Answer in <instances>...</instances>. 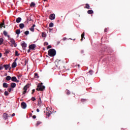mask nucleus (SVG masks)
<instances>
[{
  "mask_svg": "<svg viewBox=\"0 0 130 130\" xmlns=\"http://www.w3.org/2000/svg\"><path fill=\"white\" fill-rule=\"evenodd\" d=\"M107 31H108V28H105L104 32H106Z\"/></svg>",
  "mask_w": 130,
  "mask_h": 130,
  "instance_id": "obj_40",
  "label": "nucleus"
},
{
  "mask_svg": "<svg viewBox=\"0 0 130 130\" xmlns=\"http://www.w3.org/2000/svg\"><path fill=\"white\" fill-rule=\"evenodd\" d=\"M48 54L49 56H51V57L55 56L56 54V51H55L54 49H50L48 51Z\"/></svg>",
  "mask_w": 130,
  "mask_h": 130,
  "instance_id": "obj_1",
  "label": "nucleus"
},
{
  "mask_svg": "<svg viewBox=\"0 0 130 130\" xmlns=\"http://www.w3.org/2000/svg\"><path fill=\"white\" fill-rule=\"evenodd\" d=\"M30 87V84H27L23 88V94H25V93H27V90H28V88Z\"/></svg>",
  "mask_w": 130,
  "mask_h": 130,
  "instance_id": "obj_4",
  "label": "nucleus"
},
{
  "mask_svg": "<svg viewBox=\"0 0 130 130\" xmlns=\"http://www.w3.org/2000/svg\"><path fill=\"white\" fill-rule=\"evenodd\" d=\"M59 43H60V42L58 41V42H57V45H58V44H59Z\"/></svg>",
  "mask_w": 130,
  "mask_h": 130,
  "instance_id": "obj_50",
  "label": "nucleus"
},
{
  "mask_svg": "<svg viewBox=\"0 0 130 130\" xmlns=\"http://www.w3.org/2000/svg\"><path fill=\"white\" fill-rule=\"evenodd\" d=\"M66 94H67V95H70V94H71V91H70V90L67 89L66 90Z\"/></svg>",
  "mask_w": 130,
  "mask_h": 130,
  "instance_id": "obj_29",
  "label": "nucleus"
},
{
  "mask_svg": "<svg viewBox=\"0 0 130 130\" xmlns=\"http://www.w3.org/2000/svg\"><path fill=\"white\" fill-rule=\"evenodd\" d=\"M49 31H51V30H52V29L49 28Z\"/></svg>",
  "mask_w": 130,
  "mask_h": 130,
  "instance_id": "obj_57",
  "label": "nucleus"
},
{
  "mask_svg": "<svg viewBox=\"0 0 130 130\" xmlns=\"http://www.w3.org/2000/svg\"><path fill=\"white\" fill-rule=\"evenodd\" d=\"M15 33L17 35H19L21 33V30H20L19 29H17L15 31Z\"/></svg>",
  "mask_w": 130,
  "mask_h": 130,
  "instance_id": "obj_21",
  "label": "nucleus"
},
{
  "mask_svg": "<svg viewBox=\"0 0 130 130\" xmlns=\"http://www.w3.org/2000/svg\"><path fill=\"white\" fill-rule=\"evenodd\" d=\"M87 14H88L89 15H92V14H94V11L91 10H88Z\"/></svg>",
  "mask_w": 130,
  "mask_h": 130,
  "instance_id": "obj_16",
  "label": "nucleus"
},
{
  "mask_svg": "<svg viewBox=\"0 0 130 130\" xmlns=\"http://www.w3.org/2000/svg\"><path fill=\"white\" fill-rule=\"evenodd\" d=\"M81 52H82V53H84V51H82Z\"/></svg>",
  "mask_w": 130,
  "mask_h": 130,
  "instance_id": "obj_59",
  "label": "nucleus"
},
{
  "mask_svg": "<svg viewBox=\"0 0 130 130\" xmlns=\"http://www.w3.org/2000/svg\"><path fill=\"white\" fill-rule=\"evenodd\" d=\"M83 38L85 39V32H83L81 35V41H83Z\"/></svg>",
  "mask_w": 130,
  "mask_h": 130,
  "instance_id": "obj_18",
  "label": "nucleus"
},
{
  "mask_svg": "<svg viewBox=\"0 0 130 130\" xmlns=\"http://www.w3.org/2000/svg\"><path fill=\"white\" fill-rule=\"evenodd\" d=\"M3 34L5 35V36H8V32H7L6 30L3 31Z\"/></svg>",
  "mask_w": 130,
  "mask_h": 130,
  "instance_id": "obj_28",
  "label": "nucleus"
},
{
  "mask_svg": "<svg viewBox=\"0 0 130 130\" xmlns=\"http://www.w3.org/2000/svg\"><path fill=\"white\" fill-rule=\"evenodd\" d=\"M3 68H5L6 71L10 69V64H4Z\"/></svg>",
  "mask_w": 130,
  "mask_h": 130,
  "instance_id": "obj_11",
  "label": "nucleus"
},
{
  "mask_svg": "<svg viewBox=\"0 0 130 130\" xmlns=\"http://www.w3.org/2000/svg\"><path fill=\"white\" fill-rule=\"evenodd\" d=\"M8 114L5 113L4 114H3V118L4 119H8Z\"/></svg>",
  "mask_w": 130,
  "mask_h": 130,
  "instance_id": "obj_13",
  "label": "nucleus"
},
{
  "mask_svg": "<svg viewBox=\"0 0 130 130\" xmlns=\"http://www.w3.org/2000/svg\"><path fill=\"white\" fill-rule=\"evenodd\" d=\"M2 54L1 53H0V58H1V57H2Z\"/></svg>",
  "mask_w": 130,
  "mask_h": 130,
  "instance_id": "obj_56",
  "label": "nucleus"
},
{
  "mask_svg": "<svg viewBox=\"0 0 130 130\" xmlns=\"http://www.w3.org/2000/svg\"><path fill=\"white\" fill-rule=\"evenodd\" d=\"M24 34L25 35H29V31L28 30H26L24 32Z\"/></svg>",
  "mask_w": 130,
  "mask_h": 130,
  "instance_id": "obj_36",
  "label": "nucleus"
},
{
  "mask_svg": "<svg viewBox=\"0 0 130 130\" xmlns=\"http://www.w3.org/2000/svg\"><path fill=\"white\" fill-rule=\"evenodd\" d=\"M35 77L37 78V79H38L39 78V76H38V73H35Z\"/></svg>",
  "mask_w": 130,
  "mask_h": 130,
  "instance_id": "obj_32",
  "label": "nucleus"
},
{
  "mask_svg": "<svg viewBox=\"0 0 130 130\" xmlns=\"http://www.w3.org/2000/svg\"><path fill=\"white\" fill-rule=\"evenodd\" d=\"M11 88H16V83H11Z\"/></svg>",
  "mask_w": 130,
  "mask_h": 130,
  "instance_id": "obj_20",
  "label": "nucleus"
},
{
  "mask_svg": "<svg viewBox=\"0 0 130 130\" xmlns=\"http://www.w3.org/2000/svg\"><path fill=\"white\" fill-rule=\"evenodd\" d=\"M10 42L12 44V45L14 46V47H17V44L16 43V42L15 41V40L13 38L9 39Z\"/></svg>",
  "mask_w": 130,
  "mask_h": 130,
  "instance_id": "obj_3",
  "label": "nucleus"
},
{
  "mask_svg": "<svg viewBox=\"0 0 130 130\" xmlns=\"http://www.w3.org/2000/svg\"><path fill=\"white\" fill-rule=\"evenodd\" d=\"M15 115H16V114H15V113H13L12 115V117H14V116H15Z\"/></svg>",
  "mask_w": 130,
  "mask_h": 130,
  "instance_id": "obj_51",
  "label": "nucleus"
},
{
  "mask_svg": "<svg viewBox=\"0 0 130 130\" xmlns=\"http://www.w3.org/2000/svg\"><path fill=\"white\" fill-rule=\"evenodd\" d=\"M92 73H93V71L92 70H90L89 71V73L90 74V75H92Z\"/></svg>",
  "mask_w": 130,
  "mask_h": 130,
  "instance_id": "obj_42",
  "label": "nucleus"
},
{
  "mask_svg": "<svg viewBox=\"0 0 130 130\" xmlns=\"http://www.w3.org/2000/svg\"><path fill=\"white\" fill-rule=\"evenodd\" d=\"M8 91H9V92L11 93V91H12V88H8Z\"/></svg>",
  "mask_w": 130,
  "mask_h": 130,
  "instance_id": "obj_41",
  "label": "nucleus"
},
{
  "mask_svg": "<svg viewBox=\"0 0 130 130\" xmlns=\"http://www.w3.org/2000/svg\"><path fill=\"white\" fill-rule=\"evenodd\" d=\"M21 46L22 47L23 50H26V47H27V44L25 42H23L21 44Z\"/></svg>",
  "mask_w": 130,
  "mask_h": 130,
  "instance_id": "obj_7",
  "label": "nucleus"
},
{
  "mask_svg": "<svg viewBox=\"0 0 130 130\" xmlns=\"http://www.w3.org/2000/svg\"><path fill=\"white\" fill-rule=\"evenodd\" d=\"M3 42H4V39L0 38V45H2V44H3Z\"/></svg>",
  "mask_w": 130,
  "mask_h": 130,
  "instance_id": "obj_27",
  "label": "nucleus"
},
{
  "mask_svg": "<svg viewBox=\"0 0 130 130\" xmlns=\"http://www.w3.org/2000/svg\"><path fill=\"white\" fill-rule=\"evenodd\" d=\"M51 114V111H48V112H47V116H48V117L50 116Z\"/></svg>",
  "mask_w": 130,
  "mask_h": 130,
  "instance_id": "obj_23",
  "label": "nucleus"
},
{
  "mask_svg": "<svg viewBox=\"0 0 130 130\" xmlns=\"http://www.w3.org/2000/svg\"><path fill=\"white\" fill-rule=\"evenodd\" d=\"M85 101H87V100L84 99H83L81 100V102H85Z\"/></svg>",
  "mask_w": 130,
  "mask_h": 130,
  "instance_id": "obj_39",
  "label": "nucleus"
},
{
  "mask_svg": "<svg viewBox=\"0 0 130 130\" xmlns=\"http://www.w3.org/2000/svg\"><path fill=\"white\" fill-rule=\"evenodd\" d=\"M24 27H25V24H24V23H20L19 24V28H20V29H23Z\"/></svg>",
  "mask_w": 130,
  "mask_h": 130,
  "instance_id": "obj_15",
  "label": "nucleus"
},
{
  "mask_svg": "<svg viewBox=\"0 0 130 130\" xmlns=\"http://www.w3.org/2000/svg\"><path fill=\"white\" fill-rule=\"evenodd\" d=\"M7 37H8V38H10V36L7 35Z\"/></svg>",
  "mask_w": 130,
  "mask_h": 130,
  "instance_id": "obj_58",
  "label": "nucleus"
},
{
  "mask_svg": "<svg viewBox=\"0 0 130 130\" xmlns=\"http://www.w3.org/2000/svg\"><path fill=\"white\" fill-rule=\"evenodd\" d=\"M49 48H51V46L49 45L47 46V49H49Z\"/></svg>",
  "mask_w": 130,
  "mask_h": 130,
  "instance_id": "obj_43",
  "label": "nucleus"
},
{
  "mask_svg": "<svg viewBox=\"0 0 130 130\" xmlns=\"http://www.w3.org/2000/svg\"><path fill=\"white\" fill-rule=\"evenodd\" d=\"M44 2H46V0H44Z\"/></svg>",
  "mask_w": 130,
  "mask_h": 130,
  "instance_id": "obj_60",
  "label": "nucleus"
},
{
  "mask_svg": "<svg viewBox=\"0 0 130 130\" xmlns=\"http://www.w3.org/2000/svg\"><path fill=\"white\" fill-rule=\"evenodd\" d=\"M32 113L34 112L33 111H31Z\"/></svg>",
  "mask_w": 130,
  "mask_h": 130,
  "instance_id": "obj_61",
  "label": "nucleus"
},
{
  "mask_svg": "<svg viewBox=\"0 0 130 130\" xmlns=\"http://www.w3.org/2000/svg\"><path fill=\"white\" fill-rule=\"evenodd\" d=\"M11 79H12V77H11V76H8L6 78V81H10V80H11Z\"/></svg>",
  "mask_w": 130,
  "mask_h": 130,
  "instance_id": "obj_22",
  "label": "nucleus"
},
{
  "mask_svg": "<svg viewBox=\"0 0 130 130\" xmlns=\"http://www.w3.org/2000/svg\"><path fill=\"white\" fill-rule=\"evenodd\" d=\"M32 118H34V119H35V118H36V115H34L32 116Z\"/></svg>",
  "mask_w": 130,
  "mask_h": 130,
  "instance_id": "obj_47",
  "label": "nucleus"
},
{
  "mask_svg": "<svg viewBox=\"0 0 130 130\" xmlns=\"http://www.w3.org/2000/svg\"><path fill=\"white\" fill-rule=\"evenodd\" d=\"M42 102L41 101V98H39L38 103V106H39V107H41L42 106Z\"/></svg>",
  "mask_w": 130,
  "mask_h": 130,
  "instance_id": "obj_8",
  "label": "nucleus"
},
{
  "mask_svg": "<svg viewBox=\"0 0 130 130\" xmlns=\"http://www.w3.org/2000/svg\"><path fill=\"white\" fill-rule=\"evenodd\" d=\"M22 21V18L21 17H18L16 19V23H20Z\"/></svg>",
  "mask_w": 130,
  "mask_h": 130,
  "instance_id": "obj_17",
  "label": "nucleus"
},
{
  "mask_svg": "<svg viewBox=\"0 0 130 130\" xmlns=\"http://www.w3.org/2000/svg\"><path fill=\"white\" fill-rule=\"evenodd\" d=\"M4 95H5V96H8L9 95V92L5 91L4 92Z\"/></svg>",
  "mask_w": 130,
  "mask_h": 130,
  "instance_id": "obj_34",
  "label": "nucleus"
},
{
  "mask_svg": "<svg viewBox=\"0 0 130 130\" xmlns=\"http://www.w3.org/2000/svg\"><path fill=\"white\" fill-rule=\"evenodd\" d=\"M15 55H16V56H19V55H20V53H18V51H15Z\"/></svg>",
  "mask_w": 130,
  "mask_h": 130,
  "instance_id": "obj_35",
  "label": "nucleus"
},
{
  "mask_svg": "<svg viewBox=\"0 0 130 130\" xmlns=\"http://www.w3.org/2000/svg\"><path fill=\"white\" fill-rule=\"evenodd\" d=\"M28 62L27 61V60H25V61H24V63H25V64L26 65V64H27V63Z\"/></svg>",
  "mask_w": 130,
  "mask_h": 130,
  "instance_id": "obj_49",
  "label": "nucleus"
},
{
  "mask_svg": "<svg viewBox=\"0 0 130 130\" xmlns=\"http://www.w3.org/2000/svg\"><path fill=\"white\" fill-rule=\"evenodd\" d=\"M17 60H18V58H15L14 61H15V62H16V61H17Z\"/></svg>",
  "mask_w": 130,
  "mask_h": 130,
  "instance_id": "obj_54",
  "label": "nucleus"
},
{
  "mask_svg": "<svg viewBox=\"0 0 130 130\" xmlns=\"http://www.w3.org/2000/svg\"><path fill=\"white\" fill-rule=\"evenodd\" d=\"M44 45L45 46H46L47 45H48V43L47 42H45L44 43Z\"/></svg>",
  "mask_w": 130,
  "mask_h": 130,
  "instance_id": "obj_37",
  "label": "nucleus"
},
{
  "mask_svg": "<svg viewBox=\"0 0 130 130\" xmlns=\"http://www.w3.org/2000/svg\"><path fill=\"white\" fill-rule=\"evenodd\" d=\"M53 26V23L51 22L49 25V27H50V28H52V27Z\"/></svg>",
  "mask_w": 130,
  "mask_h": 130,
  "instance_id": "obj_30",
  "label": "nucleus"
},
{
  "mask_svg": "<svg viewBox=\"0 0 130 130\" xmlns=\"http://www.w3.org/2000/svg\"><path fill=\"white\" fill-rule=\"evenodd\" d=\"M35 100H36V99H35V98H34V97L31 98V101H35Z\"/></svg>",
  "mask_w": 130,
  "mask_h": 130,
  "instance_id": "obj_38",
  "label": "nucleus"
},
{
  "mask_svg": "<svg viewBox=\"0 0 130 130\" xmlns=\"http://www.w3.org/2000/svg\"><path fill=\"white\" fill-rule=\"evenodd\" d=\"M11 81H12V82H17V83H19V80H17V77L15 76H13L11 78Z\"/></svg>",
  "mask_w": 130,
  "mask_h": 130,
  "instance_id": "obj_9",
  "label": "nucleus"
},
{
  "mask_svg": "<svg viewBox=\"0 0 130 130\" xmlns=\"http://www.w3.org/2000/svg\"><path fill=\"white\" fill-rule=\"evenodd\" d=\"M85 9H87L88 10H89L90 9V5H89V4H86L85 5Z\"/></svg>",
  "mask_w": 130,
  "mask_h": 130,
  "instance_id": "obj_25",
  "label": "nucleus"
},
{
  "mask_svg": "<svg viewBox=\"0 0 130 130\" xmlns=\"http://www.w3.org/2000/svg\"><path fill=\"white\" fill-rule=\"evenodd\" d=\"M16 67H17V62L14 61L12 64V68L14 69L16 68Z\"/></svg>",
  "mask_w": 130,
  "mask_h": 130,
  "instance_id": "obj_14",
  "label": "nucleus"
},
{
  "mask_svg": "<svg viewBox=\"0 0 130 130\" xmlns=\"http://www.w3.org/2000/svg\"><path fill=\"white\" fill-rule=\"evenodd\" d=\"M39 111H40V110H39V109H37V112H39Z\"/></svg>",
  "mask_w": 130,
  "mask_h": 130,
  "instance_id": "obj_53",
  "label": "nucleus"
},
{
  "mask_svg": "<svg viewBox=\"0 0 130 130\" xmlns=\"http://www.w3.org/2000/svg\"><path fill=\"white\" fill-rule=\"evenodd\" d=\"M24 23H26V24H28V23H29V22L28 21H26Z\"/></svg>",
  "mask_w": 130,
  "mask_h": 130,
  "instance_id": "obj_55",
  "label": "nucleus"
},
{
  "mask_svg": "<svg viewBox=\"0 0 130 130\" xmlns=\"http://www.w3.org/2000/svg\"><path fill=\"white\" fill-rule=\"evenodd\" d=\"M62 40L64 41L65 40H67V38L64 37L63 38Z\"/></svg>",
  "mask_w": 130,
  "mask_h": 130,
  "instance_id": "obj_48",
  "label": "nucleus"
},
{
  "mask_svg": "<svg viewBox=\"0 0 130 130\" xmlns=\"http://www.w3.org/2000/svg\"><path fill=\"white\" fill-rule=\"evenodd\" d=\"M37 91H44L45 90V86L43 85V83H41L38 85Z\"/></svg>",
  "mask_w": 130,
  "mask_h": 130,
  "instance_id": "obj_2",
  "label": "nucleus"
},
{
  "mask_svg": "<svg viewBox=\"0 0 130 130\" xmlns=\"http://www.w3.org/2000/svg\"><path fill=\"white\" fill-rule=\"evenodd\" d=\"M78 67H80V64H78Z\"/></svg>",
  "mask_w": 130,
  "mask_h": 130,
  "instance_id": "obj_62",
  "label": "nucleus"
},
{
  "mask_svg": "<svg viewBox=\"0 0 130 130\" xmlns=\"http://www.w3.org/2000/svg\"><path fill=\"white\" fill-rule=\"evenodd\" d=\"M5 26V23H2L1 24H0V28H2V27L6 28V26Z\"/></svg>",
  "mask_w": 130,
  "mask_h": 130,
  "instance_id": "obj_26",
  "label": "nucleus"
},
{
  "mask_svg": "<svg viewBox=\"0 0 130 130\" xmlns=\"http://www.w3.org/2000/svg\"><path fill=\"white\" fill-rule=\"evenodd\" d=\"M3 69H4V67L1 66V65H0V71H2V70H3Z\"/></svg>",
  "mask_w": 130,
  "mask_h": 130,
  "instance_id": "obj_46",
  "label": "nucleus"
},
{
  "mask_svg": "<svg viewBox=\"0 0 130 130\" xmlns=\"http://www.w3.org/2000/svg\"><path fill=\"white\" fill-rule=\"evenodd\" d=\"M7 75H8L7 74H6V75L7 76Z\"/></svg>",
  "mask_w": 130,
  "mask_h": 130,
  "instance_id": "obj_64",
  "label": "nucleus"
},
{
  "mask_svg": "<svg viewBox=\"0 0 130 130\" xmlns=\"http://www.w3.org/2000/svg\"><path fill=\"white\" fill-rule=\"evenodd\" d=\"M36 25L35 24H33V25L29 28V30L31 31V32H34V27H36Z\"/></svg>",
  "mask_w": 130,
  "mask_h": 130,
  "instance_id": "obj_12",
  "label": "nucleus"
},
{
  "mask_svg": "<svg viewBox=\"0 0 130 130\" xmlns=\"http://www.w3.org/2000/svg\"><path fill=\"white\" fill-rule=\"evenodd\" d=\"M30 50H31V49H30V48H29V49L27 50V52H30Z\"/></svg>",
  "mask_w": 130,
  "mask_h": 130,
  "instance_id": "obj_52",
  "label": "nucleus"
},
{
  "mask_svg": "<svg viewBox=\"0 0 130 130\" xmlns=\"http://www.w3.org/2000/svg\"><path fill=\"white\" fill-rule=\"evenodd\" d=\"M49 19L50 20H54L55 19V14H52L50 15Z\"/></svg>",
  "mask_w": 130,
  "mask_h": 130,
  "instance_id": "obj_10",
  "label": "nucleus"
},
{
  "mask_svg": "<svg viewBox=\"0 0 130 130\" xmlns=\"http://www.w3.org/2000/svg\"><path fill=\"white\" fill-rule=\"evenodd\" d=\"M9 53H10V50H5V54L6 55L9 54Z\"/></svg>",
  "mask_w": 130,
  "mask_h": 130,
  "instance_id": "obj_24",
  "label": "nucleus"
},
{
  "mask_svg": "<svg viewBox=\"0 0 130 130\" xmlns=\"http://www.w3.org/2000/svg\"><path fill=\"white\" fill-rule=\"evenodd\" d=\"M42 37H44V38L46 37V34H45V32H42Z\"/></svg>",
  "mask_w": 130,
  "mask_h": 130,
  "instance_id": "obj_31",
  "label": "nucleus"
},
{
  "mask_svg": "<svg viewBox=\"0 0 130 130\" xmlns=\"http://www.w3.org/2000/svg\"><path fill=\"white\" fill-rule=\"evenodd\" d=\"M35 92V89H32L31 94H34Z\"/></svg>",
  "mask_w": 130,
  "mask_h": 130,
  "instance_id": "obj_44",
  "label": "nucleus"
},
{
  "mask_svg": "<svg viewBox=\"0 0 130 130\" xmlns=\"http://www.w3.org/2000/svg\"><path fill=\"white\" fill-rule=\"evenodd\" d=\"M21 108H23V109H26L27 107V104L25 102H22L21 104Z\"/></svg>",
  "mask_w": 130,
  "mask_h": 130,
  "instance_id": "obj_5",
  "label": "nucleus"
},
{
  "mask_svg": "<svg viewBox=\"0 0 130 130\" xmlns=\"http://www.w3.org/2000/svg\"><path fill=\"white\" fill-rule=\"evenodd\" d=\"M74 40H76V39H74Z\"/></svg>",
  "mask_w": 130,
  "mask_h": 130,
  "instance_id": "obj_63",
  "label": "nucleus"
},
{
  "mask_svg": "<svg viewBox=\"0 0 130 130\" xmlns=\"http://www.w3.org/2000/svg\"><path fill=\"white\" fill-rule=\"evenodd\" d=\"M36 47V45H35V44H31L29 46V49H30L31 50H34V49H35Z\"/></svg>",
  "mask_w": 130,
  "mask_h": 130,
  "instance_id": "obj_6",
  "label": "nucleus"
},
{
  "mask_svg": "<svg viewBox=\"0 0 130 130\" xmlns=\"http://www.w3.org/2000/svg\"><path fill=\"white\" fill-rule=\"evenodd\" d=\"M40 123H41V122L38 121L37 123V125H39V124H40Z\"/></svg>",
  "mask_w": 130,
  "mask_h": 130,
  "instance_id": "obj_45",
  "label": "nucleus"
},
{
  "mask_svg": "<svg viewBox=\"0 0 130 130\" xmlns=\"http://www.w3.org/2000/svg\"><path fill=\"white\" fill-rule=\"evenodd\" d=\"M3 88H8V83L4 82L3 84Z\"/></svg>",
  "mask_w": 130,
  "mask_h": 130,
  "instance_id": "obj_19",
  "label": "nucleus"
},
{
  "mask_svg": "<svg viewBox=\"0 0 130 130\" xmlns=\"http://www.w3.org/2000/svg\"><path fill=\"white\" fill-rule=\"evenodd\" d=\"M30 7H35V3H33V2H31V4H30Z\"/></svg>",
  "mask_w": 130,
  "mask_h": 130,
  "instance_id": "obj_33",
  "label": "nucleus"
}]
</instances>
